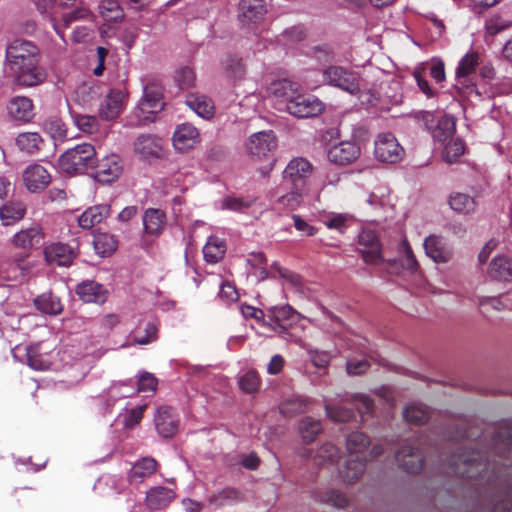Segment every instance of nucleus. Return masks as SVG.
Masks as SVG:
<instances>
[{
  "label": "nucleus",
  "mask_w": 512,
  "mask_h": 512,
  "mask_svg": "<svg viewBox=\"0 0 512 512\" xmlns=\"http://www.w3.org/2000/svg\"><path fill=\"white\" fill-rule=\"evenodd\" d=\"M124 98L125 92L123 90L111 89L99 109L101 119L106 121L115 119L122 109Z\"/></svg>",
  "instance_id": "obj_29"
},
{
  "label": "nucleus",
  "mask_w": 512,
  "mask_h": 512,
  "mask_svg": "<svg viewBox=\"0 0 512 512\" xmlns=\"http://www.w3.org/2000/svg\"><path fill=\"white\" fill-rule=\"evenodd\" d=\"M312 402L302 396H293L285 399L279 405L280 413L285 417H294L310 410Z\"/></svg>",
  "instance_id": "obj_38"
},
{
  "label": "nucleus",
  "mask_w": 512,
  "mask_h": 512,
  "mask_svg": "<svg viewBox=\"0 0 512 512\" xmlns=\"http://www.w3.org/2000/svg\"><path fill=\"white\" fill-rule=\"evenodd\" d=\"M456 130V121L452 116H442L431 130L433 138L439 142H445L451 138Z\"/></svg>",
  "instance_id": "obj_41"
},
{
  "label": "nucleus",
  "mask_w": 512,
  "mask_h": 512,
  "mask_svg": "<svg viewBox=\"0 0 512 512\" xmlns=\"http://www.w3.org/2000/svg\"><path fill=\"white\" fill-rule=\"evenodd\" d=\"M376 159L384 163H396L404 155V149L396 137L390 133H381L377 136L374 146Z\"/></svg>",
  "instance_id": "obj_7"
},
{
  "label": "nucleus",
  "mask_w": 512,
  "mask_h": 512,
  "mask_svg": "<svg viewBox=\"0 0 512 512\" xmlns=\"http://www.w3.org/2000/svg\"><path fill=\"white\" fill-rule=\"evenodd\" d=\"M491 453L503 459L512 456V423L502 425L493 434Z\"/></svg>",
  "instance_id": "obj_19"
},
{
  "label": "nucleus",
  "mask_w": 512,
  "mask_h": 512,
  "mask_svg": "<svg viewBox=\"0 0 512 512\" xmlns=\"http://www.w3.org/2000/svg\"><path fill=\"white\" fill-rule=\"evenodd\" d=\"M312 165L302 157L292 159L286 166L283 173V186L305 190L306 180L312 174Z\"/></svg>",
  "instance_id": "obj_6"
},
{
  "label": "nucleus",
  "mask_w": 512,
  "mask_h": 512,
  "mask_svg": "<svg viewBox=\"0 0 512 512\" xmlns=\"http://www.w3.org/2000/svg\"><path fill=\"white\" fill-rule=\"evenodd\" d=\"M323 81L351 94L359 92V80L355 73L341 66H330L323 70Z\"/></svg>",
  "instance_id": "obj_9"
},
{
  "label": "nucleus",
  "mask_w": 512,
  "mask_h": 512,
  "mask_svg": "<svg viewBox=\"0 0 512 512\" xmlns=\"http://www.w3.org/2000/svg\"><path fill=\"white\" fill-rule=\"evenodd\" d=\"M226 246L217 237H210L203 248L204 258L209 263L219 262L225 255Z\"/></svg>",
  "instance_id": "obj_47"
},
{
  "label": "nucleus",
  "mask_w": 512,
  "mask_h": 512,
  "mask_svg": "<svg viewBox=\"0 0 512 512\" xmlns=\"http://www.w3.org/2000/svg\"><path fill=\"white\" fill-rule=\"evenodd\" d=\"M175 498V492L164 486L150 488L146 492L145 505L151 511L166 508Z\"/></svg>",
  "instance_id": "obj_27"
},
{
  "label": "nucleus",
  "mask_w": 512,
  "mask_h": 512,
  "mask_svg": "<svg viewBox=\"0 0 512 512\" xmlns=\"http://www.w3.org/2000/svg\"><path fill=\"white\" fill-rule=\"evenodd\" d=\"M267 9L263 0H241L239 3V20L244 24L258 23L263 20Z\"/></svg>",
  "instance_id": "obj_24"
},
{
  "label": "nucleus",
  "mask_w": 512,
  "mask_h": 512,
  "mask_svg": "<svg viewBox=\"0 0 512 512\" xmlns=\"http://www.w3.org/2000/svg\"><path fill=\"white\" fill-rule=\"evenodd\" d=\"M295 317V311L289 305L270 307L267 309V327L276 333L287 334L289 339L300 344V339L294 338L292 334L287 333Z\"/></svg>",
  "instance_id": "obj_11"
},
{
  "label": "nucleus",
  "mask_w": 512,
  "mask_h": 512,
  "mask_svg": "<svg viewBox=\"0 0 512 512\" xmlns=\"http://www.w3.org/2000/svg\"><path fill=\"white\" fill-rule=\"evenodd\" d=\"M195 79V72L189 67H182L175 74V80L181 89H188L192 87Z\"/></svg>",
  "instance_id": "obj_58"
},
{
  "label": "nucleus",
  "mask_w": 512,
  "mask_h": 512,
  "mask_svg": "<svg viewBox=\"0 0 512 512\" xmlns=\"http://www.w3.org/2000/svg\"><path fill=\"white\" fill-rule=\"evenodd\" d=\"M303 193L304 190L291 188L289 193L278 198V203L290 210H294L299 206Z\"/></svg>",
  "instance_id": "obj_57"
},
{
  "label": "nucleus",
  "mask_w": 512,
  "mask_h": 512,
  "mask_svg": "<svg viewBox=\"0 0 512 512\" xmlns=\"http://www.w3.org/2000/svg\"><path fill=\"white\" fill-rule=\"evenodd\" d=\"M310 358L315 367L325 370L332 359V355L326 351L315 350L310 351Z\"/></svg>",
  "instance_id": "obj_62"
},
{
  "label": "nucleus",
  "mask_w": 512,
  "mask_h": 512,
  "mask_svg": "<svg viewBox=\"0 0 512 512\" xmlns=\"http://www.w3.org/2000/svg\"><path fill=\"white\" fill-rule=\"evenodd\" d=\"M25 215V207L21 203H8L0 208V218L4 225L21 220Z\"/></svg>",
  "instance_id": "obj_53"
},
{
  "label": "nucleus",
  "mask_w": 512,
  "mask_h": 512,
  "mask_svg": "<svg viewBox=\"0 0 512 512\" xmlns=\"http://www.w3.org/2000/svg\"><path fill=\"white\" fill-rule=\"evenodd\" d=\"M241 312L245 317H251L257 320L258 322L262 323L263 325L267 326V311H263L261 309L255 308L253 306L249 305H243L241 307Z\"/></svg>",
  "instance_id": "obj_63"
},
{
  "label": "nucleus",
  "mask_w": 512,
  "mask_h": 512,
  "mask_svg": "<svg viewBox=\"0 0 512 512\" xmlns=\"http://www.w3.org/2000/svg\"><path fill=\"white\" fill-rule=\"evenodd\" d=\"M488 276L495 281H509L512 278V259L506 255H499L491 261Z\"/></svg>",
  "instance_id": "obj_35"
},
{
  "label": "nucleus",
  "mask_w": 512,
  "mask_h": 512,
  "mask_svg": "<svg viewBox=\"0 0 512 512\" xmlns=\"http://www.w3.org/2000/svg\"><path fill=\"white\" fill-rule=\"evenodd\" d=\"M324 109L323 103L311 95L298 92L289 100L286 110L297 118H309L319 115Z\"/></svg>",
  "instance_id": "obj_12"
},
{
  "label": "nucleus",
  "mask_w": 512,
  "mask_h": 512,
  "mask_svg": "<svg viewBox=\"0 0 512 512\" xmlns=\"http://www.w3.org/2000/svg\"><path fill=\"white\" fill-rule=\"evenodd\" d=\"M322 429L321 421L309 416L304 417L299 422V431L303 442L306 444L314 442L317 436L322 432Z\"/></svg>",
  "instance_id": "obj_44"
},
{
  "label": "nucleus",
  "mask_w": 512,
  "mask_h": 512,
  "mask_svg": "<svg viewBox=\"0 0 512 512\" xmlns=\"http://www.w3.org/2000/svg\"><path fill=\"white\" fill-rule=\"evenodd\" d=\"M452 472L466 479H480L489 482H507L502 480L501 469L493 464L487 453L478 450H463L453 454L450 462Z\"/></svg>",
  "instance_id": "obj_2"
},
{
  "label": "nucleus",
  "mask_w": 512,
  "mask_h": 512,
  "mask_svg": "<svg viewBox=\"0 0 512 512\" xmlns=\"http://www.w3.org/2000/svg\"><path fill=\"white\" fill-rule=\"evenodd\" d=\"M78 249L64 243H52L44 249L45 260L58 266H70L78 256Z\"/></svg>",
  "instance_id": "obj_17"
},
{
  "label": "nucleus",
  "mask_w": 512,
  "mask_h": 512,
  "mask_svg": "<svg viewBox=\"0 0 512 512\" xmlns=\"http://www.w3.org/2000/svg\"><path fill=\"white\" fill-rule=\"evenodd\" d=\"M492 512H512V488H509L505 497L494 505Z\"/></svg>",
  "instance_id": "obj_64"
},
{
  "label": "nucleus",
  "mask_w": 512,
  "mask_h": 512,
  "mask_svg": "<svg viewBox=\"0 0 512 512\" xmlns=\"http://www.w3.org/2000/svg\"><path fill=\"white\" fill-rule=\"evenodd\" d=\"M92 170V176L98 183L108 185L115 182L123 173V162L118 155L112 154L101 160L96 159Z\"/></svg>",
  "instance_id": "obj_8"
},
{
  "label": "nucleus",
  "mask_w": 512,
  "mask_h": 512,
  "mask_svg": "<svg viewBox=\"0 0 512 512\" xmlns=\"http://www.w3.org/2000/svg\"><path fill=\"white\" fill-rule=\"evenodd\" d=\"M154 422L157 432L164 438L173 437L179 427L177 414L170 406L159 407Z\"/></svg>",
  "instance_id": "obj_18"
},
{
  "label": "nucleus",
  "mask_w": 512,
  "mask_h": 512,
  "mask_svg": "<svg viewBox=\"0 0 512 512\" xmlns=\"http://www.w3.org/2000/svg\"><path fill=\"white\" fill-rule=\"evenodd\" d=\"M42 142V138L38 133H21L16 138L17 146L22 150L29 154H34L40 149V143Z\"/></svg>",
  "instance_id": "obj_52"
},
{
  "label": "nucleus",
  "mask_w": 512,
  "mask_h": 512,
  "mask_svg": "<svg viewBox=\"0 0 512 512\" xmlns=\"http://www.w3.org/2000/svg\"><path fill=\"white\" fill-rule=\"evenodd\" d=\"M339 458L338 448L332 443H324L317 450L313 460L315 465L324 466L326 464H334Z\"/></svg>",
  "instance_id": "obj_50"
},
{
  "label": "nucleus",
  "mask_w": 512,
  "mask_h": 512,
  "mask_svg": "<svg viewBox=\"0 0 512 512\" xmlns=\"http://www.w3.org/2000/svg\"><path fill=\"white\" fill-rule=\"evenodd\" d=\"M96 163V150L90 143L78 144L59 158V167L69 175L84 174Z\"/></svg>",
  "instance_id": "obj_3"
},
{
  "label": "nucleus",
  "mask_w": 512,
  "mask_h": 512,
  "mask_svg": "<svg viewBox=\"0 0 512 512\" xmlns=\"http://www.w3.org/2000/svg\"><path fill=\"white\" fill-rule=\"evenodd\" d=\"M276 146L277 140L272 131L255 133L246 144L249 155L257 159L269 157V154L275 150Z\"/></svg>",
  "instance_id": "obj_14"
},
{
  "label": "nucleus",
  "mask_w": 512,
  "mask_h": 512,
  "mask_svg": "<svg viewBox=\"0 0 512 512\" xmlns=\"http://www.w3.org/2000/svg\"><path fill=\"white\" fill-rule=\"evenodd\" d=\"M75 293L85 303L103 304L108 297L107 289L93 280H86L78 284Z\"/></svg>",
  "instance_id": "obj_20"
},
{
  "label": "nucleus",
  "mask_w": 512,
  "mask_h": 512,
  "mask_svg": "<svg viewBox=\"0 0 512 512\" xmlns=\"http://www.w3.org/2000/svg\"><path fill=\"white\" fill-rule=\"evenodd\" d=\"M358 244V251L365 263L377 265L383 261L382 246L374 230L363 229L358 235Z\"/></svg>",
  "instance_id": "obj_10"
},
{
  "label": "nucleus",
  "mask_w": 512,
  "mask_h": 512,
  "mask_svg": "<svg viewBox=\"0 0 512 512\" xmlns=\"http://www.w3.org/2000/svg\"><path fill=\"white\" fill-rule=\"evenodd\" d=\"M164 108L163 86L151 81L144 86V93L135 109V116L140 124L154 121V115Z\"/></svg>",
  "instance_id": "obj_4"
},
{
  "label": "nucleus",
  "mask_w": 512,
  "mask_h": 512,
  "mask_svg": "<svg viewBox=\"0 0 512 512\" xmlns=\"http://www.w3.org/2000/svg\"><path fill=\"white\" fill-rule=\"evenodd\" d=\"M159 467L153 457H143L136 461L128 473L131 484H140L154 475Z\"/></svg>",
  "instance_id": "obj_26"
},
{
  "label": "nucleus",
  "mask_w": 512,
  "mask_h": 512,
  "mask_svg": "<svg viewBox=\"0 0 512 512\" xmlns=\"http://www.w3.org/2000/svg\"><path fill=\"white\" fill-rule=\"evenodd\" d=\"M23 180L29 191L38 192L44 190L49 185L51 176L44 167L33 164L24 171Z\"/></svg>",
  "instance_id": "obj_23"
},
{
  "label": "nucleus",
  "mask_w": 512,
  "mask_h": 512,
  "mask_svg": "<svg viewBox=\"0 0 512 512\" xmlns=\"http://www.w3.org/2000/svg\"><path fill=\"white\" fill-rule=\"evenodd\" d=\"M221 64L227 77L234 80H240L244 77L245 66L241 58L234 55H227L222 60Z\"/></svg>",
  "instance_id": "obj_48"
},
{
  "label": "nucleus",
  "mask_w": 512,
  "mask_h": 512,
  "mask_svg": "<svg viewBox=\"0 0 512 512\" xmlns=\"http://www.w3.org/2000/svg\"><path fill=\"white\" fill-rule=\"evenodd\" d=\"M404 419L416 426H421L430 419L429 408L420 404H411L404 409Z\"/></svg>",
  "instance_id": "obj_46"
},
{
  "label": "nucleus",
  "mask_w": 512,
  "mask_h": 512,
  "mask_svg": "<svg viewBox=\"0 0 512 512\" xmlns=\"http://www.w3.org/2000/svg\"><path fill=\"white\" fill-rule=\"evenodd\" d=\"M367 463V456L349 455L342 468L339 470L340 476L345 483L352 484L356 482L364 473Z\"/></svg>",
  "instance_id": "obj_25"
},
{
  "label": "nucleus",
  "mask_w": 512,
  "mask_h": 512,
  "mask_svg": "<svg viewBox=\"0 0 512 512\" xmlns=\"http://www.w3.org/2000/svg\"><path fill=\"white\" fill-rule=\"evenodd\" d=\"M398 466L404 471L417 474L424 466V455L419 448L404 445L395 454Z\"/></svg>",
  "instance_id": "obj_15"
},
{
  "label": "nucleus",
  "mask_w": 512,
  "mask_h": 512,
  "mask_svg": "<svg viewBox=\"0 0 512 512\" xmlns=\"http://www.w3.org/2000/svg\"><path fill=\"white\" fill-rule=\"evenodd\" d=\"M110 212L111 207L107 204L89 207L78 218V224L83 229H91L107 218Z\"/></svg>",
  "instance_id": "obj_33"
},
{
  "label": "nucleus",
  "mask_w": 512,
  "mask_h": 512,
  "mask_svg": "<svg viewBox=\"0 0 512 512\" xmlns=\"http://www.w3.org/2000/svg\"><path fill=\"white\" fill-rule=\"evenodd\" d=\"M361 354L364 356L362 359H358L354 356L348 357L346 360V372L350 376H360L365 374L371 367L368 358L373 359L370 351L365 347L363 343L357 344Z\"/></svg>",
  "instance_id": "obj_37"
},
{
  "label": "nucleus",
  "mask_w": 512,
  "mask_h": 512,
  "mask_svg": "<svg viewBox=\"0 0 512 512\" xmlns=\"http://www.w3.org/2000/svg\"><path fill=\"white\" fill-rule=\"evenodd\" d=\"M28 256V254L15 256L10 262L2 265L0 272L10 281L23 279L31 272L34 266L27 260Z\"/></svg>",
  "instance_id": "obj_22"
},
{
  "label": "nucleus",
  "mask_w": 512,
  "mask_h": 512,
  "mask_svg": "<svg viewBox=\"0 0 512 512\" xmlns=\"http://www.w3.org/2000/svg\"><path fill=\"white\" fill-rule=\"evenodd\" d=\"M424 249L427 256L436 263H446L453 256L451 247L442 237L436 235H430L425 239Z\"/></svg>",
  "instance_id": "obj_21"
},
{
  "label": "nucleus",
  "mask_w": 512,
  "mask_h": 512,
  "mask_svg": "<svg viewBox=\"0 0 512 512\" xmlns=\"http://www.w3.org/2000/svg\"><path fill=\"white\" fill-rule=\"evenodd\" d=\"M479 64V54L472 52L466 54L459 62V66L456 70L457 86L468 89L472 93L474 92L477 96L480 93L476 89L473 82L470 81L469 77L474 74L476 67Z\"/></svg>",
  "instance_id": "obj_16"
},
{
  "label": "nucleus",
  "mask_w": 512,
  "mask_h": 512,
  "mask_svg": "<svg viewBox=\"0 0 512 512\" xmlns=\"http://www.w3.org/2000/svg\"><path fill=\"white\" fill-rule=\"evenodd\" d=\"M35 308L43 314L58 315L63 311V305L60 298L52 292H45L37 296L34 301Z\"/></svg>",
  "instance_id": "obj_39"
},
{
  "label": "nucleus",
  "mask_w": 512,
  "mask_h": 512,
  "mask_svg": "<svg viewBox=\"0 0 512 512\" xmlns=\"http://www.w3.org/2000/svg\"><path fill=\"white\" fill-rule=\"evenodd\" d=\"M40 62V49L31 41L15 39L6 47V65L17 86L29 88L45 82L48 74Z\"/></svg>",
  "instance_id": "obj_1"
},
{
  "label": "nucleus",
  "mask_w": 512,
  "mask_h": 512,
  "mask_svg": "<svg viewBox=\"0 0 512 512\" xmlns=\"http://www.w3.org/2000/svg\"><path fill=\"white\" fill-rule=\"evenodd\" d=\"M252 200L238 197H227L222 202V207L233 211H244L252 205Z\"/></svg>",
  "instance_id": "obj_59"
},
{
  "label": "nucleus",
  "mask_w": 512,
  "mask_h": 512,
  "mask_svg": "<svg viewBox=\"0 0 512 512\" xmlns=\"http://www.w3.org/2000/svg\"><path fill=\"white\" fill-rule=\"evenodd\" d=\"M74 121L78 128L84 132L91 133L97 126L95 116L77 114L74 116Z\"/></svg>",
  "instance_id": "obj_61"
},
{
  "label": "nucleus",
  "mask_w": 512,
  "mask_h": 512,
  "mask_svg": "<svg viewBox=\"0 0 512 512\" xmlns=\"http://www.w3.org/2000/svg\"><path fill=\"white\" fill-rule=\"evenodd\" d=\"M134 150L144 158H158L162 151L161 139L154 135H141L134 143Z\"/></svg>",
  "instance_id": "obj_36"
},
{
  "label": "nucleus",
  "mask_w": 512,
  "mask_h": 512,
  "mask_svg": "<svg viewBox=\"0 0 512 512\" xmlns=\"http://www.w3.org/2000/svg\"><path fill=\"white\" fill-rule=\"evenodd\" d=\"M244 500L243 493L234 487H225L208 497V503L216 508L236 505Z\"/></svg>",
  "instance_id": "obj_34"
},
{
  "label": "nucleus",
  "mask_w": 512,
  "mask_h": 512,
  "mask_svg": "<svg viewBox=\"0 0 512 512\" xmlns=\"http://www.w3.org/2000/svg\"><path fill=\"white\" fill-rule=\"evenodd\" d=\"M450 207L458 212L468 214L474 211L476 202L473 197L464 193H454L449 199Z\"/></svg>",
  "instance_id": "obj_49"
},
{
  "label": "nucleus",
  "mask_w": 512,
  "mask_h": 512,
  "mask_svg": "<svg viewBox=\"0 0 512 512\" xmlns=\"http://www.w3.org/2000/svg\"><path fill=\"white\" fill-rule=\"evenodd\" d=\"M361 155L359 144L351 140H343L328 149L327 157L330 162L346 166L354 163Z\"/></svg>",
  "instance_id": "obj_13"
},
{
  "label": "nucleus",
  "mask_w": 512,
  "mask_h": 512,
  "mask_svg": "<svg viewBox=\"0 0 512 512\" xmlns=\"http://www.w3.org/2000/svg\"><path fill=\"white\" fill-rule=\"evenodd\" d=\"M465 146L462 140L454 139L447 143L443 151V158L446 162L452 163L464 154Z\"/></svg>",
  "instance_id": "obj_55"
},
{
  "label": "nucleus",
  "mask_w": 512,
  "mask_h": 512,
  "mask_svg": "<svg viewBox=\"0 0 512 512\" xmlns=\"http://www.w3.org/2000/svg\"><path fill=\"white\" fill-rule=\"evenodd\" d=\"M27 364L34 370H43L48 368L49 363L42 359L38 348L31 345L26 349Z\"/></svg>",
  "instance_id": "obj_56"
},
{
  "label": "nucleus",
  "mask_w": 512,
  "mask_h": 512,
  "mask_svg": "<svg viewBox=\"0 0 512 512\" xmlns=\"http://www.w3.org/2000/svg\"><path fill=\"white\" fill-rule=\"evenodd\" d=\"M186 104L203 118H210L214 113L213 102L205 95L189 94Z\"/></svg>",
  "instance_id": "obj_42"
},
{
  "label": "nucleus",
  "mask_w": 512,
  "mask_h": 512,
  "mask_svg": "<svg viewBox=\"0 0 512 512\" xmlns=\"http://www.w3.org/2000/svg\"><path fill=\"white\" fill-rule=\"evenodd\" d=\"M299 85L289 79H275L267 86V93L270 96L282 101L287 105L294 95L298 92Z\"/></svg>",
  "instance_id": "obj_30"
},
{
  "label": "nucleus",
  "mask_w": 512,
  "mask_h": 512,
  "mask_svg": "<svg viewBox=\"0 0 512 512\" xmlns=\"http://www.w3.org/2000/svg\"><path fill=\"white\" fill-rule=\"evenodd\" d=\"M370 445L368 436L362 432L356 431L348 435L346 447L349 455L367 456V448Z\"/></svg>",
  "instance_id": "obj_43"
},
{
  "label": "nucleus",
  "mask_w": 512,
  "mask_h": 512,
  "mask_svg": "<svg viewBox=\"0 0 512 512\" xmlns=\"http://www.w3.org/2000/svg\"><path fill=\"white\" fill-rule=\"evenodd\" d=\"M44 239V232L38 224H35L27 229H23L16 233L13 237L12 243L15 247L23 250H29L38 245H41Z\"/></svg>",
  "instance_id": "obj_28"
},
{
  "label": "nucleus",
  "mask_w": 512,
  "mask_h": 512,
  "mask_svg": "<svg viewBox=\"0 0 512 512\" xmlns=\"http://www.w3.org/2000/svg\"><path fill=\"white\" fill-rule=\"evenodd\" d=\"M199 132L196 127L185 123L179 125L173 135V144L176 149L186 151L198 142Z\"/></svg>",
  "instance_id": "obj_31"
},
{
  "label": "nucleus",
  "mask_w": 512,
  "mask_h": 512,
  "mask_svg": "<svg viewBox=\"0 0 512 512\" xmlns=\"http://www.w3.org/2000/svg\"><path fill=\"white\" fill-rule=\"evenodd\" d=\"M144 230L150 235H159L165 227V214L159 209H148L143 216Z\"/></svg>",
  "instance_id": "obj_40"
},
{
  "label": "nucleus",
  "mask_w": 512,
  "mask_h": 512,
  "mask_svg": "<svg viewBox=\"0 0 512 512\" xmlns=\"http://www.w3.org/2000/svg\"><path fill=\"white\" fill-rule=\"evenodd\" d=\"M360 414L363 419L365 414L373 412V400L366 395H356L353 397V407L347 405L333 406L328 403L325 404L327 417L334 422H347L355 416V411Z\"/></svg>",
  "instance_id": "obj_5"
},
{
  "label": "nucleus",
  "mask_w": 512,
  "mask_h": 512,
  "mask_svg": "<svg viewBox=\"0 0 512 512\" xmlns=\"http://www.w3.org/2000/svg\"><path fill=\"white\" fill-rule=\"evenodd\" d=\"M94 249L101 256L111 255L118 245L115 236L106 232H97L93 240Z\"/></svg>",
  "instance_id": "obj_45"
},
{
  "label": "nucleus",
  "mask_w": 512,
  "mask_h": 512,
  "mask_svg": "<svg viewBox=\"0 0 512 512\" xmlns=\"http://www.w3.org/2000/svg\"><path fill=\"white\" fill-rule=\"evenodd\" d=\"M99 12L106 21L116 22L124 17V12L116 0H102Z\"/></svg>",
  "instance_id": "obj_54"
},
{
  "label": "nucleus",
  "mask_w": 512,
  "mask_h": 512,
  "mask_svg": "<svg viewBox=\"0 0 512 512\" xmlns=\"http://www.w3.org/2000/svg\"><path fill=\"white\" fill-rule=\"evenodd\" d=\"M9 115L18 121L29 122L34 116L33 103L28 97L17 96L12 98L7 106Z\"/></svg>",
  "instance_id": "obj_32"
},
{
  "label": "nucleus",
  "mask_w": 512,
  "mask_h": 512,
  "mask_svg": "<svg viewBox=\"0 0 512 512\" xmlns=\"http://www.w3.org/2000/svg\"><path fill=\"white\" fill-rule=\"evenodd\" d=\"M146 407L147 406L144 404V405H139L135 408L130 409L125 416V422H124L125 427L131 429V428L135 427L136 425H138L143 418V413H144Z\"/></svg>",
  "instance_id": "obj_60"
},
{
  "label": "nucleus",
  "mask_w": 512,
  "mask_h": 512,
  "mask_svg": "<svg viewBox=\"0 0 512 512\" xmlns=\"http://www.w3.org/2000/svg\"><path fill=\"white\" fill-rule=\"evenodd\" d=\"M317 500L335 508H344L348 505V498L338 490L326 489L317 493Z\"/></svg>",
  "instance_id": "obj_51"
}]
</instances>
